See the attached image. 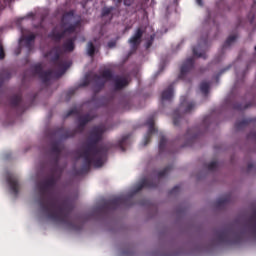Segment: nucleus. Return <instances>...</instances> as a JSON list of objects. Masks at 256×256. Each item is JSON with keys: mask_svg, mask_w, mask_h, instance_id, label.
Wrapping results in <instances>:
<instances>
[{"mask_svg": "<svg viewBox=\"0 0 256 256\" xmlns=\"http://www.w3.org/2000/svg\"><path fill=\"white\" fill-rule=\"evenodd\" d=\"M50 153L52 155V166L50 168V176L38 184V191L40 198L38 199V205L45 213L47 219L58 223L60 225H66L68 229L73 231H81L83 225H77L71 221V211L73 206L64 200L60 205H57L55 199H48L47 195L51 193L57 186V181L61 179L63 168L59 166V160L61 159V142L54 141L51 143Z\"/></svg>", "mask_w": 256, "mask_h": 256, "instance_id": "1", "label": "nucleus"}, {"mask_svg": "<svg viewBox=\"0 0 256 256\" xmlns=\"http://www.w3.org/2000/svg\"><path fill=\"white\" fill-rule=\"evenodd\" d=\"M105 131L106 129L103 125L96 126L90 131L87 144L80 154L81 159H83V165L80 170H76V175H86L91 171V165L93 167H103L109 148L97 145L102 141Z\"/></svg>", "mask_w": 256, "mask_h": 256, "instance_id": "2", "label": "nucleus"}, {"mask_svg": "<svg viewBox=\"0 0 256 256\" xmlns=\"http://www.w3.org/2000/svg\"><path fill=\"white\" fill-rule=\"evenodd\" d=\"M44 57H51V64L56 70H43V65L41 63L35 64L31 67L32 74L38 75L39 79L47 85L51 79H59L65 75L67 69L71 67V62L67 59L61 58V46L53 47L49 52H47Z\"/></svg>", "mask_w": 256, "mask_h": 256, "instance_id": "3", "label": "nucleus"}, {"mask_svg": "<svg viewBox=\"0 0 256 256\" xmlns=\"http://www.w3.org/2000/svg\"><path fill=\"white\" fill-rule=\"evenodd\" d=\"M161 182V170L156 172V176L153 178H144L142 179L134 188V190L126 195L112 198L106 201L101 207L98 208L99 211H115L119 207H131L135 205L133 202V196L137 195L142 189H155Z\"/></svg>", "mask_w": 256, "mask_h": 256, "instance_id": "4", "label": "nucleus"}, {"mask_svg": "<svg viewBox=\"0 0 256 256\" xmlns=\"http://www.w3.org/2000/svg\"><path fill=\"white\" fill-rule=\"evenodd\" d=\"M112 79H113V72L109 69L102 71L101 75L94 74L92 76V81L94 83V87H93L94 95L92 96V99H91L92 103H95L97 101V93H99V91H101V89L105 87V83H107V81H112Z\"/></svg>", "mask_w": 256, "mask_h": 256, "instance_id": "5", "label": "nucleus"}, {"mask_svg": "<svg viewBox=\"0 0 256 256\" xmlns=\"http://www.w3.org/2000/svg\"><path fill=\"white\" fill-rule=\"evenodd\" d=\"M85 131V126L78 122V125L73 130H65V128H59L56 133L60 135V139H69V137H75L77 133H83Z\"/></svg>", "mask_w": 256, "mask_h": 256, "instance_id": "6", "label": "nucleus"}, {"mask_svg": "<svg viewBox=\"0 0 256 256\" xmlns=\"http://www.w3.org/2000/svg\"><path fill=\"white\" fill-rule=\"evenodd\" d=\"M145 125L148 127V132L144 137V146L149 145V143H151V135L157 133V130L155 129V115L148 117Z\"/></svg>", "mask_w": 256, "mask_h": 256, "instance_id": "7", "label": "nucleus"}, {"mask_svg": "<svg viewBox=\"0 0 256 256\" xmlns=\"http://www.w3.org/2000/svg\"><path fill=\"white\" fill-rule=\"evenodd\" d=\"M143 38V30L138 28L134 35L128 40V43L131 47V51H137L139 45H141V39Z\"/></svg>", "mask_w": 256, "mask_h": 256, "instance_id": "8", "label": "nucleus"}, {"mask_svg": "<svg viewBox=\"0 0 256 256\" xmlns=\"http://www.w3.org/2000/svg\"><path fill=\"white\" fill-rule=\"evenodd\" d=\"M7 183L10 187L11 193L15 195V197H17V195H19V180L17 179V177L13 175L8 176Z\"/></svg>", "mask_w": 256, "mask_h": 256, "instance_id": "9", "label": "nucleus"}, {"mask_svg": "<svg viewBox=\"0 0 256 256\" xmlns=\"http://www.w3.org/2000/svg\"><path fill=\"white\" fill-rule=\"evenodd\" d=\"M36 38H37V36L35 34H30L28 36H23L20 39V42L24 41V45H25L26 49H28V51H33V45H35Z\"/></svg>", "mask_w": 256, "mask_h": 256, "instance_id": "10", "label": "nucleus"}, {"mask_svg": "<svg viewBox=\"0 0 256 256\" xmlns=\"http://www.w3.org/2000/svg\"><path fill=\"white\" fill-rule=\"evenodd\" d=\"M75 41H77V36L67 39L62 45L63 51L66 53L73 52L75 50Z\"/></svg>", "mask_w": 256, "mask_h": 256, "instance_id": "11", "label": "nucleus"}, {"mask_svg": "<svg viewBox=\"0 0 256 256\" xmlns=\"http://www.w3.org/2000/svg\"><path fill=\"white\" fill-rule=\"evenodd\" d=\"M73 17H75V10H70L68 12H65L62 15V19H61L62 27H67V25H69V22L73 19Z\"/></svg>", "mask_w": 256, "mask_h": 256, "instance_id": "12", "label": "nucleus"}, {"mask_svg": "<svg viewBox=\"0 0 256 256\" xmlns=\"http://www.w3.org/2000/svg\"><path fill=\"white\" fill-rule=\"evenodd\" d=\"M50 39H52V41H55L56 43H59L61 41V39H64L65 37V32H59L57 31V28H54L51 33L48 36Z\"/></svg>", "mask_w": 256, "mask_h": 256, "instance_id": "13", "label": "nucleus"}, {"mask_svg": "<svg viewBox=\"0 0 256 256\" xmlns=\"http://www.w3.org/2000/svg\"><path fill=\"white\" fill-rule=\"evenodd\" d=\"M128 85L129 81H127V78H116L114 81L116 91H121V89H124V87H127Z\"/></svg>", "mask_w": 256, "mask_h": 256, "instance_id": "14", "label": "nucleus"}, {"mask_svg": "<svg viewBox=\"0 0 256 256\" xmlns=\"http://www.w3.org/2000/svg\"><path fill=\"white\" fill-rule=\"evenodd\" d=\"M81 27V20H78L74 22L73 24H70L68 27H66L64 31V35H71L77 31V28Z\"/></svg>", "mask_w": 256, "mask_h": 256, "instance_id": "15", "label": "nucleus"}, {"mask_svg": "<svg viewBox=\"0 0 256 256\" xmlns=\"http://www.w3.org/2000/svg\"><path fill=\"white\" fill-rule=\"evenodd\" d=\"M193 69V58L188 59L181 67V75H185Z\"/></svg>", "mask_w": 256, "mask_h": 256, "instance_id": "16", "label": "nucleus"}, {"mask_svg": "<svg viewBox=\"0 0 256 256\" xmlns=\"http://www.w3.org/2000/svg\"><path fill=\"white\" fill-rule=\"evenodd\" d=\"M93 119H95V116H92L91 114H85L78 117V123H81L86 127L87 123H90V121H93Z\"/></svg>", "mask_w": 256, "mask_h": 256, "instance_id": "17", "label": "nucleus"}, {"mask_svg": "<svg viewBox=\"0 0 256 256\" xmlns=\"http://www.w3.org/2000/svg\"><path fill=\"white\" fill-rule=\"evenodd\" d=\"M21 101H22V98L20 94H16L10 97L11 107H14V108L19 107V105H21Z\"/></svg>", "mask_w": 256, "mask_h": 256, "instance_id": "18", "label": "nucleus"}, {"mask_svg": "<svg viewBox=\"0 0 256 256\" xmlns=\"http://www.w3.org/2000/svg\"><path fill=\"white\" fill-rule=\"evenodd\" d=\"M129 137H131V135L127 134L122 136V138L118 141L117 146L119 147V149H121V151H125V145H127V141H129Z\"/></svg>", "mask_w": 256, "mask_h": 256, "instance_id": "19", "label": "nucleus"}, {"mask_svg": "<svg viewBox=\"0 0 256 256\" xmlns=\"http://www.w3.org/2000/svg\"><path fill=\"white\" fill-rule=\"evenodd\" d=\"M5 79H11V72L7 69H4L1 73L0 87H3V81H5Z\"/></svg>", "mask_w": 256, "mask_h": 256, "instance_id": "20", "label": "nucleus"}, {"mask_svg": "<svg viewBox=\"0 0 256 256\" xmlns=\"http://www.w3.org/2000/svg\"><path fill=\"white\" fill-rule=\"evenodd\" d=\"M172 97H173V87L170 86L166 91L162 93V99L169 100V99H172Z\"/></svg>", "mask_w": 256, "mask_h": 256, "instance_id": "21", "label": "nucleus"}, {"mask_svg": "<svg viewBox=\"0 0 256 256\" xmlns=\"http://www.w3.org/2000/svg\"><path fill=\"white\" fill-rule=\"evenodd\" d=\"M87 54L89 55V57H95V45L93 44V42H88Z\"/></svg>", "mask_w": 256, "mask_h": 256, "instance_id": "22", "label": "nucleus"}, {"mask_svg": "<svg viewBox=\"0 0 256 256\" xmlns=\"http://www.w3.org/2000/svg\"><path fill=\"white\" fill-rule=\"evenodd\" d=\"M193 53H194L195 57H203V59H205V51H203L201 46L194 48Z\"/></svg>", "mask_w": 256, "mask_h": 256, "instance_id": "23", "label": "nucleus"}, {"mask_svg": "<svg viewBox=\"0 0 256 256\" xmlns=\"http://www.w3.org/2000/svg\"><path fill=\"white\" fill-rule=\"evenodd\" d=\"M114 9V7H104L102 9L101 17H108V15H111V12H113Z\"/></svg>", "mask_w": 256, "mask_h": 256, "instance_id": "24", "label": "nucleus"}, {"mask_svg": "<svg viewBox=\"0 0 256 256\" xmlns=\"http://www.w3.org/2000/svg\"><path fill=\"white\" fill-rule=\"evenodd\" d=\"M200 91H202V93L206 94L209 91V83L202 82L200 85Z\"/></svg>", "mask_w": 256, "mask_h": 256, "instance_id": "25", "label": "nucleus"}, {"mask_svg": "<svg viewBox=\"0 0 256 256\" xmlns=\"http://www.w3.org/2000/svg\"><path fill=\"white\" fill-rule=\"evenodd\" d=\"M80 111L77 108H72L69 110L65 117H71V115H79Z\"/></svg>", "mask_w": 256, "mask_h": 256, "instance_id": "26", "label": "nucleus"}, {"mask_svg": "<svg viewBox=\"0 0 256 256\" xmlns=\"http://www.w3.org/2000/svg\"><path fill=\"white\" fill-rule=\"evenodd\" d=\"M108 49H115L117 47V40H111L107 44Z\"/></svg>", "mask_w": 256, "mask_h": 256, "instance_id": "27", "label": "nucleus"}, {"mask_svg": "<svg viewBox=\"0 0 256 256\" xmlns=\"http://www.w3.org/2000/svg\"><path fill=\"white\" fill-rule=\"evenodd\" d=\"M3 59H5V49L0 44V60H3Z\"/></svg>", "mask_w": 256, "mask_h": 256, "instance_id": "28", "label": "nucleus"}, {"mask_svg": "<svg viewBox=\"0 0 256 256\" xmlns=\"http://www.w3.org/2000/svg\"><path fill=\"white\" fill-rule=\"evenodd\" d=\"M235 39H237V36H235V35L228 37V39L226 41L227 45H231V43H233V41H235Z\"/></svg>", "mask_w": 256, "mask_h": 256, "instance_id": "29", "label": "nucleus"}, {"mask_svg": "<svg viewBox=\"0 0 256 256\" xmlns=\"http://www.w3.org/2000/svg\"><path fill=\"white\" fill-rule=\"evenodd\" d=\"M153 36H150V40L146 42V49H149L153 45Z\"/></svg>", "mask_w": 256, "mask_h": 256, "instance_id": "30", "label": "nucleus"}, {"mask_svg": "<svg viewBox=\"0 0 256 256\" xmlns=\"http://www.w3.org/2000/svg\"><path fill=\"white\" fill-rule=\"evenodd\" d=\"M215 167H217V162H211V163L208 165V169H210V170H213Z\"/></svg>", "mask_w": 256, "mask_h": 256, "instance_id": "31", "label": "nucleus"}, {"mask_svg": "<svg viewBox=\"0 0 256 256\" xmlns=\"http://www.w3.org/2000/svg\"><path fill=\"white\" fill-rule=\"evenodd\" d=\"M76 90L75 89H71L67 92V97H73V95L75 94Z\"/></svg>", "mask_w": 256, "mask_h": 256, "instance_id": "32", "label": "nucleus"}, {"mask_svg": "<svg viewBox=\"0 0 256 256\" xmlns=\"http://www.w3.org/2000/svg\"><path fill=\"white\" fill-rule=\"evenodd\" d=\"M87 85H89V80H85V81L82 83V87H87Z\"/></svg>", "mask_w": 256, "mask_h": 256, "instance_id": "33", "label": "nucleus"}, {"mask_svg": "<svg viewBox=\"0 0 256 256\" xmlns=\"http://www.w3.org/2000/svg\"><path fill=\"white\" fill-rule=\"evenodd\" d=\"M158 153H161V141L158 142Z\"/></svg>", "mask_w": 256, "mask_h": 256, "instance_id": "34", "label": "nucleus"}, {"mask_svg": "<svg viewBox=\"0 0 256 256\" xmlns=\"http://www.w3.org/2000/svg\"><path fill=\"white\" fill-rule=\"evenodd\" d=\"M196 3H197V5H200V6L203 5V2L201 0H196Z\"/></svg>", "mask_w": 256, "mask_h": 256, "instance_id": "35", "label": "nucleus"}, {"mask_svg": "<svg viewBox=\"0 0 256 256\" xmlns=\"http://www.w3.org/2000/svg\"><path fill=\"white\" fill-rule=\"evenodd\" d=\"M191 107H193V104H188V108L186 109V111H191Z\"/></svg>", "mask_w": 256, "mask_h": 256, "instance_id": "36", "label": "nucleus"}, {"mask_svg": "<svg viewBox=\"0 0 256 256\" xmlns=\"http://www.w3.org/2000/svg\"><path fill=\"white\" fill-rule=\"evenodd\" d=\"M161 175H162V177H163V175H165V170H164V171H162Z\"/></svg>", "mask_w": 256, "mask_h": 256, "instance_id": "37", "label": "nucleus"}, {"mask_svg": "<svg viewBox=\"0 0 256 256\" xmlns=\"http://www.w3.org/2000/svg\"><path fill=\"white\" fill-rule=\"evenodd\" d=\"M163 140H164V138L162 137V145H163Z\"/></svg>", "mask_w": 256, "mask_h": 256, "instance_id": "38", "label": "nucleus"}]
</instances>
